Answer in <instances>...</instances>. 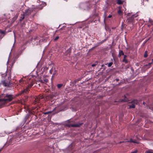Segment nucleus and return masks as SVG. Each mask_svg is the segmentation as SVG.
I'll return each mask as SVG.
<instances>
[{"instance_id": "nucleus-12", "label": "nucleus", "mask_w": 153, "mask_h": 153, "mask_svg": "<svg viewBox=\"0 0 153 153\" xmlns=\"http://www.w3.org/2000/svg\"><path fill=\"white\" fill-rule=\"evenodd\" d=\"M123 1L121 0H117V3L119 4H120L123 3Z\"/></svg>"}, {"instance_id": "nucleus-37", "label": "nucleus", "mask_w": 153, "mask_h": 153, "mask_svg": "<svg viewBox=\"0 0 153 153\" xmlns=\"http://www.w3.org/2000/svg\"><path fill=\"white\" fill-rule=\"evenodd\" d=\"M148 0H147V1H148Z\"/></svg>"}, {"instance_id": "nucleus-17", "label": "nucleus", "mask_w": 153, "mask_h": 153, "mask_svg": "<svg viewBox=\"0 0 153 153\" xmlns=\"http://www.w3.org/2000/svg\"><path fill=\"white\" fill-rule=\"evenodd\" d=\"M123 61L126 63L128 62V61L126 59V58H123Z\"/></svg>"}, {"instance_id": "nucleus-36", "label": "nucleus", "mask_w": 153, "mask_h": 153, "mask_svg": "<svg viewBox=\"0 0 153 153\" xmlns=\"http://www.w3.org/2000/svg\"><path fill=\"white\" fill-rule=\"evenodd\" d=\"M152 111H153V108Z\"/></svg>"}, {"instance_id": "nucleus-32", "label": "nucleus", "mask_w": 153, "mask_h": 153, "mask_svg": "<svg viewBox=\"0 0 153 153\" xmlns=\"http://www.w3.org/2000/svg\"><path fill=\"white\" fill-rule=\"evenodd\" d=\"M116 80L118 81V79H116Z\"/></svg>"}, {"instance_id": "nucleus-34", "label": "nucleus", "mask_w": 153, "mask_h": 153, "mask_svg": "<svg viewBox=\"0 0 153 153\" xmlns=\"http://www.w3.org/2000/svg\"><path fill=\"white\" fill-rule=\"evenodd\" d=\"M143 104H144V102H143Z\"/></svg>"}, {"instance_id": "nucleus-30", "label": "nucleus", "mask_w": 153, "mask_h": 153, "mask_svg": "<svg viewBox=\"0 0 153 153\" xmlns=\"http://www.w3.org/2000/svg\"><path fill=\"white\" fill-rule=\"evenodd\" d=\"M48 113V112H46V113H45V114H47Z\"/></svg>"}, {"instance_id": "nucleus-23", "label": "nucleus", "mask_w": 153, "mask_h": 153, "mask_svg": "<svg viewBox=\"0 0 153 153\" xmlns=\"http://www.w3.org/2000/svg\"><path fill=\"white\" fill-rule=\"evenodd\" d=\"M95 65H96V64H93L92 65H91L93 67H94L95 66Z\"/></svg>"}, {"instance_id": "nucleus-33", "label": "nucleus", "mask_w": 153, "mask_h": 153, "mask_svg": "<svg viewBox=\"0 0 153 153\" xmlns=\"http://www.w3.org/2000/svg\"><path fill=\"white\" fill-rule=\"evenodd\" d=\"M121 143V142H119V143Z\"/></svg>"}, {"instance_id": "nucleus-5", "label": "nucleus", "mask_w": 153, "mask_h": 153, "mask_svg": "<svg viewBox=\"0 0 153 153\" xmlns=\"http://www.w3.org/2000/svg\"><path fill=\"white\" fill-rule=\"evenodd\" d=\"M34 84V82H31L30 85H28V86L25 89H24V90L22 91H21L22 93L24 92L27 93L28 92L29 90V89L32 86H33Z\"/></svg>"}, {"instance_id": "nucleus-22", "label": "nucleus", "mask_w": 153, "mask_h": 153, "mask_svg": "<svg viewBox=\"0 0 153 153\" xmlns=\"http://www.w3.org/2000/svg\"><path fill=\"white\" fill-rule=\"evenodd\" d=\"M137 150H135L132 152H131V153H137Z\"/></svg>"}, {"instance_id": "nucleus-8", "label": "nucleus", "mask_w": 153, "mask_h": 153, "mask_svg": "<svg viewBox=\"0 0 153 153\" xmlns=\"http://www.w3.org/2000/svg\"><path fill=\"white\" fill-rule=\"evenodd\" d=\"M71 49L70 48L64 53V54L66 56H69L70 55V53L71 52Z\"/></svg>"}, {"instance_id": "nucleus-18", "label": "nucleus", "mask_w": 153, "mask_h": 153, "mask_svg": "<svg viewBox=\"0 0 153 153\" xmlns=\"http://www.w3.org/2000/svg\"><path fill=\"white\" fill-rule=\"evenodd\" d=\"M62 85V84H59L57 85V87L58 88H60Z\"/></svg>"}, {"instance_id": "nucleus-4", "label": "nucleus", "mask_w": 153, "mask_h": 153, "mask_svg": "<svg viewBox=\"0 0 153 153\" xmlns=\"http://www.w3.org/2000/svg\"><path fill=\"white\" fill-rule=\"evenodd\" d=\"M11 84V83L10 80L6 82L5 80H3L0 83V85H2L5 87H9Z\"/></svg>"}, {"instance_id": "nucleus-15", "label": "nucleus", "mask_w": 153, "mask_h": 153, "mask_svg": "<svg viewBox=\"0 0 153 153\" xmlns=\"http://www.w3.org/2000/svg\"><path fill=\"white\" fill-rule=\"evenodd\" d=\"M152 64V62L151 63H149L148 65H145L146 66H148V68H149L150 67L151 65Z\"/></svg>"}, {"instance_id": "nucleus-31", "label": "nucleus", "mask_w": 153, "mask_h": 153, "mask_svg": "<svg viewBox=\"0 0 153 153\" xmlns=\"http://www.w3.org/2000/svg\"><path fill=\"white\" fill-rule=\"evenodd\" d=\"M137 16H135L134 17H136Z\"/></svg>"}, {"instance_id": "nucleus-11", "label": "nucleus", "mask_w": 153, "mask_h": 153, "mask_svg": "<svg viewBox=\"0 0 153 153\" xmlns=\"http://www.w3.org/2000/svg\"><path fill=\"white\" fill-rule=\"evenodd\" d=\"M6 76H7L8 78V79H9V78H10L11 77L10 73V72H8L7 74H6Z\"/></svg>"}, {"instance_id": "nucleus-7", "label": "nucleus", "mask_w": 153, "mask_h": 153, "mask_svg": "<svg viewBox=\"0 0 153 153\" xmlns=\"http://www.w3.org/2000/svg\"><path fill=\"white\" fill-rule=\"evenodd\" d=\"M82 124V123H76L74 124H71L70 125V127H78L80 126Z\"/></svg>"}, {"instance_id": "nucleus-27", "label": "nucleus", "mask_w": 153, "mask_h": 153, "mask_svg": "<svg viewBox=\"0 0 153 153\" xmlns=\"http://www.w3.org/2000/svg\"><path fill=\"white\" fill-rule=\"evenodd\" d=\"M44 4H45V5H44V6H45V5H46V4L45 3H44Z\"/></svg>"}, {"instance_id": "nucleus-26", "label": "nucleus", "mask_w": 153, "mask_h": 153, "mask_svg": "<svg viewBox=\"0 0 153 153\" xmlns=\"http://www.w3.org/2000/svg\"><path fill=\"white\" fill-rule=\"evenodd\" d=\"M1 33L3 34H4V31H1Z\"/></svg>"}, {"instance_id": "nucleus-19", "label": "nucleus", "mask_w": 153, "mask_h": 153, "mask_svg": "<svg viewBox=\"0 0 153 153\" xmlns=\"http://www.w3.org/2000/svg\"><path fill=\"white\" fill-rule=\"evenodd\" d=\"M147 56H148V55L147 53V51H146L145 52L144 55V57H146Z\"/></svg>"}, {"instance_id": "nucleus-21", "label": "nucleus", "mask_w": 153, "mask_h": 153, "mask_svg": "<svg viewBox=\"0 0 153 153\" xmlns=\"http://www.w3.org/2000/svg\"><path fill=\"white\" fill-rule=\"evenodd\" d=\"M59 36H57V37H56L55 38V39H54V40H55V41H56V40H57V39H59Z\"/></svg>"}, {"instance_id": "nucleus-16", "label": "nucleus", "mask_w": 153, "mask_h": 153, "mask_svg": "<svg viewBox=\"0 0 153 153\" xmlns=\"http://www.w3.org/2000/svg\"><path fill=\"white\" fill-rule=\"evenodd\" d=\"M118 13L120 15H121L122 14V12L121 10L120 9L118 11Z\"/></svg>"}, {"instance_id": "nucleus-28", "label": "nucleus", "mask_w": 153, "mask_h": 153, "mask_svg": "<svg viewBox=\"0 0 153 153\" xmlns=\"http://www.w3.org/2000/svg\"><path fill=\"white\" fill-rule=\"evenodd\" d=\"M129 14H130V13H128L127 14V16H128Z\"/></svg>"}, {"instance_id": "nucleus-2", "label": "nucleus", "mask_w": 153, "mask_h": 153, "mask_svg": "<svg viewBox=\"0 0 153 153\" xmlns=\"http://www.w3.org/2000/svg\"><path fill=\"white\" fill-rule=\"evenodd\" d=\"M50 73L51 74H53L52 77H54L57 74V71L54 66H53L52 68L50 70Z\"/></svg>"}, {"instance_id": "nucleus-14", "label": "nucleus", "mask_w": 153, "mask_h": 153, "mask_svg": "<svg viewBox=\"0 0 153 153\" xmlns=\"http://www.w3.org/2000/svg\"><path fill=\"white\" fill-rule=\"evenodd\" d=\"M145 153H153V152L151 150H147L145 152Z\"/></svg>"}, {"instance_id": "nucleus-24", "label": "nucleus", "mask_w": 153, "mask_h": 153, "mask_svg": "<svg viewBox=\"0 0 153 153\" xmlns=\"http://www.w3.org/2000/svg\"><path fill=\"white\" fill-rule=\"evenodd\" d=\"M126 57H127L126 55H124V58H126Z\"/></svg>"}, {"instance_id": "nucleus-6", "label": "nucleus", "mask_w": 153, "mask_h": 153, "mask_svg": "<svg viewBox=\"0 0 153 153\" xmlns=\"http://www.w3.org/2000/svg\"><path fill=\"white\" fill-rule=\"evenodd\" d=\"M132 104L129 105V108H134L136 105L138 103L137 100H134L132 101Z\"/></svg>"}, {"instance_id": "nucleus-1", "label": "nucleus", "mask_w": 153, "mask_h": 153, "mask_svg": "<svg viewBox=\"0 0 153 153\" xmlns=\"http://www.w3.org/2000/svg\"><path fill=\"white\" fill-rule=\"evenodd\" d=\"M13 98L12 95L7 94L4 98L0 99V103L5 104L11 100Z\"/></svg>"}, {"instance_id": "nucleus-9", "label": "nucleus", "mask_w": 153, "mask_h": 153, "mask_svg": "<svg viewBox=\"0 0 153 153\" xmlns=\"http://www.w3.org/2000/svg\"><path fill=\"white\" fill-rule=\"evenodd\" d=\"M134 15H133L131 18H128V22H131L133 21V19L134 18Z\"/></svg>"}, {"instance_id": "nucleus-29", "label": "nucleus", "mask_w": 153, "mask_h": 153, "mask_svg": "<svg viewBox=\"0 0 153 153\" xmlns=\"http://www.w3.org/2000/svg\"><path fill=\"white\" fill-rule=\"evenodd\" d=\"M47 81H48V80H47H47H45V81L46 82H47Z\"/></svg>"}, {"instance_id": "nucleus-3", "label": "nucleus", "mask_w": 153, "mask_h": 153, "mask_svg": "<svg viewBox=\"0 0 153 153\" xmlns=\"http://www.w3.org/2000/svg\"><path fill=\"white\" fill-rule=\"evenodd\" d=\"M32 11V9L31 8H29L26 10L25 12L23 13L24 15L22 16L21 17L22 19H23L24 18V16L25 15L27 16L30 15Z\"/></svg>"}, {"instance_id": "nucleus-10", "label": "nucleus", "mask_w": 153, "mask_h": 153, "mask_svg": "<svg viewBox=\"0 0 153 153\" xmlns=\"http://www.w3.org/2000/svg\"><path fill=\"white\" fill-rule=\"evenodd\" d=\"M128 142L134 143H138V142L136 140H133L131 139L130 140L128 141Z\"/></svg>"}, {"instance_id": "nucleus-20", "label": "nucleus", "mask_w": 153, "mask_h": 153, "mask_svg": "<svg viewBox=\"0 0 153 153\" xmlns=\"http://www.w3.org/2000/svg\"><path fill=\"white\" fill-rule=\"evenodd\" d=\"M113 64V63L112 62H110L109 63V64H108V66L109 67H111L112 65Z\"/></svg>"}, {"instance_id": "nucleus-25", "label": "nucleus", "mask_w": 153, "mask_h": 153, "mask_svg": "<svg viewBox=\"0 0 153 153\" xmlns=\"http://www.w3.org/2000/svg\"><path fill=\"white\" fill-rule=\"evenodd\" d=\"M111 15H109V16H108V18H111Z\"/></svg>"}, {"instance_id": "nucleus-13", "label": "nucleus", "mask_w": 153, "mask_h": 153, "mask_svg": "<svg viewBox=\"0 0 153 153\" xmlns=\"http://www.w3.org/2000/svg\"><path fill=\"white\" fill-rule=\"evenodd\" d=\"M124 54V53L123 51H119V55L120 56L121 55H123Z\"/></svg>"}, {"instance_id": "nucleus-35", "label": "nucleus", "mask_w": 153, "mask_h": 153, "mask_svg": "<svg viewBox=\"0 0 153 153\" xmlns=\"http://www.w3.org/2000/svg\"><path fill=\"white\" fill-rule=\"evenodd\" d=\"M152 61H153V59H152Z\"/></svg>"}]
</instances>
